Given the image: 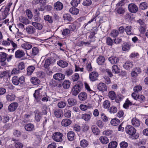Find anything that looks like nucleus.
I'll use <instances>...</instances> for the list:
<instances>
[{"label": "nucleus", "instance_id": "f257e3e1", "mask_svg": "<svg viewBox=\"0 0 148 148\" xmlns=\"http://www.w3.org/2000/svg\"><path fill=\"white\" fill-rule=\"evenodd\" d=\"M13 84L15 85H18L19 84H22L25 82V78L24 76H21L20 77L15 76L12 78Z\"/></svg>", "mask_w": 148, "mask_h": 148}, {"label": "nucleus", "instance_id": "f03ea898", "mask_svg": "<svg viewBox=\"0 0 148 148\" xmlns=\"http://www.w3.org/2000/svg\"><path fill=\"white\" fill-rule=\"evenodd\" d=\"M82 85V84H80L79 85L76 84L74 85L72 89V94L75 96L77 95L81 91Z\"/></svg>", "mask_w": 148, "mask_h": 148}, {"label": "nucleus", "instance_id": "7ed1b4c3", "mask_svg": "<svg viewBox=\"0 0 148 148\" xmlns=\"http://www.w3.org/2000/svg\"><path fill=\"white\" fill-rule=\"evenodd\" d=\"M125 131L129 135L132 136L136 133V130L131 125H127L125 127Z\"/></svg>", "mask_w": 148, "mask_h": 148}, {"label": "nucleus", "instance_id": "20e7f679", "mask_svg": "<svg viewBox=\"0 0 148 148\" xmlns=\"http://www.w3.org/2000/svg\"><path fill=\"white\" fill-rule=\"evenodd\" d=\"M62 136L63 134H62L57 132L53 134L52 138L56 142H61L62 140Z\"/></svg>", "mask_w": 148, "mask_h": 148}, {"label": "nucleus", "instance_id": "39448f33", "mask_svg": "<svg viewBox=\"0 0 148 148\" xmlns=\"http://www.w3.org/2000/svg\"><path fill=\"white\" fill-rule=\"evenodd\" d=\"M99 75L96 71H93L89 74V79L90 81L94 82L97 79Z\"/></svg>", "mask_w": 148, "mask_h": 148}, {"label": "nucleus", "instance_id": "423d86ee", "mask_svg": "<svg viewBox=\"0 0 148 148\" xmlns=\"http://www.w3.org/2000/svg\"><path fill=\"white\" fill-rule=\"evenodd\" d=\"M128 8L129 11L132 13H136L138 10V7L133 3L129 4L128 5Z\"/></svg>", "mask_w": 148, "mask_h": 148}, {"label": "nucleus", "instance_id": "0eeeda50", "mask_svg": "<svg viewBox=\"0 0 148 148\" xmlns=\"http://www.w3.org/2000/svg\"><path fill=\"white\" fill-rule=\"evenodd\" d=\"M81 26L80 23L77 22H75L73 24H71L69 26L70 30L73 31L75 29H77Z\"/></svg>", "mask_w": 148, "mask_h": 148}, {"label": "nucleus", "instance_id": "6e6552de", "mask_svg": "<svg viewBox=\"0 0 148 148\" xmlns=\"http://www.w3.org/2000/svg\"><path fill=\"white\" fill-rule=\"evenodd\" d=\"M17 103L14 102L11 103L8 106V110L10 112H13L15 110L18 106Z\"/></svg>", "mask_w": 148, "mask_h": 148}, {"label": "nucleus", "instance_id": "1a4fd4ad", "mask_svg": "<svg viewBox=\"0 0 148 148\" xmlns=\"http://www.w3.org/2000/svg\"><path fill=\"white\" fill-rule=\"evenodd\" d=\"M27 32L29 34H32L36 32V29L33 26L28 25L26 28Z\"/></svg>", "mask_w": 148, "mask_h": 148}, {"label": "nucleus", "instance_id": "9d476101", "mask_svg": "<svg viewBox=\"0 0 148 148\" xmlns=\"http://www.w3.org/2000/svg\"><path fill=\"white\" fill-rule=\"evenodd\" d=\"M138 22L140 26V30L141 32H144L145 31L146 29V25L145 24L143 20L141 19H140L138 21Z\"/></svg>", "mask_w": 148, "mask_h": 148}, {"label": "nucleus", "instance_id": "9b49d317", "mask_svg": "<svg viewBox=\"0 0 148 148\" xmlns=\"http://www.w3.org/2000/svg\"><path fill=\"white\" fill-rule=\"evenodd\" d=\"M111 64H116L118 63L119 61V59L118 57L115 56H112L110 57L108 59Z\"/></svg>", "mask_w": 148, "mask_h": 148}, {"label": "nucleus", "instance_id": "f8f14e48", "mask_svg": "<svg viewBox=\"0 0 148 148\" xmlns=\"http://www.w3.org/2000/svg\"><path fill=\"white\" fill-rule=\"evenodd\" d=\"M53 78L56 80H61L64 78V75L61 73H57L53 76Z\"/></svg>", "mask_w": 148, "mask_h": 148}, {"label": "nucleus", "instance_id": "ddd939ff", "mask_svg": "<svg viewBox=\"0 0 148 148\" xmlns=\"http://www.w3.org/2000/svg\"><path fill=\"white\" fill-rule=\"evenodd\" d=\"M25 54L24 51L21 50H18L16 51L15 56L16 58H21Z\"/></svg>", "mask_w": 148, "mask_h": 148}, {"label": "nucleus", "instance_id": "4468645a", "mask_svg": "<svg viewBox=\"0 0 148 148\" xmlns=\"http://www.w3.org/2000/svg\"><path fill=\"white\" fill-rule=\"evenodd\" d=\"M132 125L135 127H139L140 125V121L139 120L136 119V118H134L132 119L131 120Z\"/></svg>", "mask_w": 148, "mask_h": 148}, {"label": "nucleus", "instance_id": "2eb2a0df", "mask_svg": "<svg viewBox=\"0 0 148 148\" xmlns=\"http://www.w3.org/2000/svg\"><path fill=\"white\" fill-rule=\"evenodd\" d=\"M21 46L23 49L27 50L30 49L32 47V45L31 44L27 42H25L22 44Z\"/></svg>", "mask_w": 148, "mask_h": 148}, {"label": "nucleus", "instance_id": "dca6fc26", "mask_svg": "<svg viewBox=\"0 0 148 148\" xmlns=\"http://www.w3.org/2000/svg\"><path fill=\"white\" fill-rule=\"evenodd\" d=\"M71 123V120L68 119H63L61 122V125L64 127H67L70 125Z\"/></svg>", "mask_w": 148, "mask_h": 148}, {"label": "nucleus", "instance_id": "f3484780", "mask_svg": "<svg viewBox=\"0 0 148 148\" xmlns=\"http://www.w3.org/2000/svg\"><path fill=\"white\" fill-rule=\"evenodd\" d=\"M54 9L57 10H60L63 8L62 3L59 1H57L54 4Z\"/></svg>", "mask_w": 148, "mask_h": 148}, {"label": "nucleus", "instance_id": "a211bd4d", "mask_svg": "<svg viewBox=\"0 0 148 148\" xmlns=\"http://www.w3.org/2000/svg\"><path fill=\"white\" fill-rule=\"evenodd\" d=\"M97 88L99 91L103 92L106 90L107 87L104 84L101 83L98 85Z\"/></svg>", "mask_w": 148, "mask_h": 148}, {"label": "nucleus", "instance_id": "6ab92c4d", "mask_svg": "<svg viewBox=\"0 0 148 148\" xmlns=\"http://www.w3.org/2000/svg\"><path fill=\"white\" fill-rule=\"evenodd\" d=\"M92 116L91 113H85L83 114L82 116V118L86 121H89Z\"/></svg>", "mask_w": 148, "mask_h": 148}, {"label": "nucleus", "instance_id": "aec40b11", "mask_svg": "<svg viewBox=\"0 0 148 148\" xmlns=\"http://www.w3.org/2000/svg\"><path fill=\"white\" fill-rule=\"evenodd\" d=\"M57 64L61 67L64 68L67 66L68 63L65 61L61 60L57 62Z\"/></svg>", "mask_w": 148, "mask_h": 148}, {"label": "nucleus", "instance_id": "412c9836", "mask_svg": "<svg viewBox=\"0 0 148 148\" xmlns=\"http://www.w3.org/2000/svg\"><path fill=\"white\" fill-rule=\"evenodd\" d=\"M87 95L85 92H81L78 95L79 99L81 101L85 100L87 98Z\"/></svg>", "mask_w": 148, "mask_h": 148}, {"label": "nucleus", "instance_id": "4be33fe9", "mask_svg": "<svg viewBox=\"0 0 148 148\" xmlns=\"http://www.w3.org/2000/svg\"><path fill=\"white\" fill-rule=\"evenodd\" d=\"M42 89V88H41L35 90V93L34 94V96L35 98V99L37 100H39L41 98V96L40 95V91Z\"/></svg>", "mask_w": 148, "mask_h": 148}, {"label": "nucleus", "instance_id": "5701e85b", "mask_svg": "<svg viewBox=\"0 0 148 148\" xmlns=\"http://www.w3.org/2000/svg\"><path fill=\"white\" fill-rule=\"evenodd\" d=\"M75 134L73 131H69L67 134V136L68 140L70 141H73L74 138Z\"/></svg>", "mask_w": 148, "mask_h": 148}, {"label": "nucleus", "instance_id": "b1692460", "mask_svg": "<svg viewBox=\"0 0 148 148\" xmlns=\"http://www.w3.org/2000/svg\"><path fill=\"white\" fill-rule=\"evenodd\" d=\"M131 45L130 44L125 42L122 46V50L124 51H128L130 49Z\"/></svg>", "mask_w": 148, "mask_h": 148}, {"label": "nucleus", "instance_id": "393cba45", "mask_svg": "<svg viewBox=\"0 0 148 148\" xmlns=\"http://www.w3.org/2000/svg\"><path fill=\"white\" fill-rule=\"evenodd\" d=\"M20 21L25 25H27L29 23L30 21L26 18L23 16H20L19 18Z\"/></svg>", "mask_w": 148, "mask_h": 148}, {"label": "nucleus", "instance_id": "a878e982", "mask_svg": "<svg viewBox=\"0 0 148 148\" xmlns=\"http://www.w3.org/2000/svg\"><path fill=\"white\" fill-rule=\"evenodd\" d=\"M133 66L132 62L130 61H127L123 65V67L126 69H129Z\"/></svg>", "mask_w": 148, "mask_h": 148}, {"label": "nucleus", "instance_id": "bb28decb", "mask_svg": "<svg viewBox=\"0 0 148 148\" xmlns=\"http://www.w3.org/2000/svg\"><path fill=\"white\" fill-rule=\"evenodd\" d=\"M99 140L100 142L104 144H106L109 142V139L106 136H101L100 137Z\"/></svg>", "mask_w": 148, "mask_h": 148}, {"label": "nucleus", "instance_id": "cd10ccee", "mask_svg": "<svg viewBox=\"0 0 148 148\" xmlns=\"http://www.w3.org/2000/svg\"><path fill=\"white\" fill-rule=\"evenodd\" d=\"M10 76L8 72L4 71L2 72L0 75V77L1 78H3L4 80L5 81V78H6L7 80L8 79H9Z\"/></svg>", "mask_w": 148, "mask_h": 148}, {"label": "nucleus", "instance_id": "c85d7f7f", "mask_svg": "<svg viewBox=\"0 0 148 148\" xmlns=\"http://www.w3.org/2000/svg\"><path fill=\"white\" fill-rule=\"evenodd\" d=\"M25 129L27 131H32L34 129V126L32 124L29 123L26 124L25 125Z\"/></svg>", "mask_w": 148, "mask_h": 148}, {"label": "nucleus", "instance_id": "c756f323", "mask_svg": "<svg viewBox=\"0 0 148 148\" xmlns=\"http://www.w3.org/2000/svg\"><path fill=\"white\" fill-rule=\"evenodd\" d=\"M134 105L133 103L130 101L128 99H127L125 101V103L123 105V107L125 108H127L130 106Z\"/></svg>", "mask_w": 148, "mask_h": 148}, {"label": "nucleus", "instance_id": "7c9ffc66", "mask_svg": "<svg viewBox=\"0 0 148 148\" xmlns=\"http://www.w3.org/2000/svg\"><path fill=\"white\" fill-rule=\"evenodd\" d=\"M39 2L41 5L40 9L39 10L41 11H43L45 9L44 5L47 3V0H39Z\"/></svg>", "mask_w": 148, "mask_h": 148}, {"label": "nucleus", "instance_id": "2f4dec72", "mask_svg": "<svg viewBox=\"0 0 148 148\" xmlns=\"http://www.w3.org/2000/svg\"><path fill=\"white\" fill-rule=\"evenodd\" d=\"M32 24L36 29L38 30H41L43 27V26L41 24L37 22H32Z\"/></svg>", "mask_w": 148, "mask_h": 148}, {"label": "nucleus", "instance_id": "473e14b6", "mask_svg": "<svg viewBox=\"0 0 148 148\" xmlns=\"http://www.w3.org/2000/svg\"><path fill=\"white\" fill-rule=\"evenodd\" d=\"M126 32L128 35L132 34L133 33L132 27L130 26H128L126 27L125 29Z\"/></svg>", "mask_w": 148, "mask_h": 148}, {"label": "nucleus", "instance_id": "72a5a7b5", "mask_svg": "<svg viewBox=\"0 0 148 148\" xmlns=\"http://www.w3.org/2000/svg\"><path fill=\"white\" fill-rule=\"evenodd\" d=\"M84 85L85 88L90 93L92 94V95H94L95 94V92L92 90L90 88V87L88 84L86 83H85Z\"/></svg>", "mask_w": 148, "mask_h": 148}, {"label": "nucleus", "instance_id": "f704fd0d", "mask_svg": "<svg viewBox=\"0 0 148 148\" xmlns=\"http://www.w3.org/2000/svg\"><path fill=\"white\" fill-rule=\"evenodd\" d=\"M105 61V58L102 56H99L97 59V62L99 65L103 64Z\"/></svg>", "mask_w": 148, "mask_h": 148}, {"label": "nucleus", "instance_id": "c9c22d12", "mask_svg": "<svg viewBox=\"0 0 148 148\" xmlns=\"http://www.w3.org/2000/svg\"><path fill=\"white\" fill-rule=\"evenodd\" d=\"M6 99L8 101H11L14 100L15 96L14 94H8L6 96Z\"/></svg>", "mask_w": 148, "mask_h": 148}, {"label": "nucleus", "instance_id": "e433bc0d", "mask_svg": "<svg viewBox=\"0 0 148 148\" xmlns=\"http://www.w3.org/2000/svg\"><path fill=\"white\" fill-rule=\"evenodd\" d=\"M69 11L72 14L77 15L79 12V10L78 9L75 8H72L70 9Z\"/></svg>", "mask_w": 148, "mask_h": 148}, {"label": "nucleus", "instance_id": "4c0bfd02", "mask_svg": "<svg viewBox=\"0 0 148 148\" xmlns=\"http://www.w3.org/2000/svg\"><path fill=\"white\" fill-rule=\"evenodd\" d=\"M70 82L67 80H65L63 82L62 85L64 88L66 89L69 88L70 86Z\"/></svg>", "mask_w": 148, "mask_h": 148}, {"label": "nucleus", "instance_id": "58836bf2", "mask_svg": "<svg viewBox=\"0 0 148 148\" xmlns=\"http://www.w3.org/2000/svg\"><path fill=\"white\" fill-rule=\"evenodd\" d=\"M31 82L34 85H37L39 84L40 81L38 78L35 77H32L31 79Z\"/></svg>", "mask_w": 148, "mask_h": 148}, {"label": "nucleus", "instance_id": "ea45409f", "mask_svg": "<svg viewBox=\"0 0 148 148\" xmlns=\"http://www.w3.org/2000/svg\"><path fill=\"white\" fill-rule=\"evenodd\" d=\"M68 104L71 106H74L77 103L76 100L73 98H70L67 100Z\"/></svg>", "mask_w": 148, "mask_h": 148}, {"label": "nucleus", "instance_id": "a19ab883", "mask_svg": "<svg viewBox=\"0 0 148 148\" xmlns=\"http://www.w3.org/2000/svg\"><path fill=\"white\" fill-rule=\"evenodd\" d=\"M70 33V30L69 29L66 28L63 30L62 34L64 37L68 36Z\"/></svg>", "mask_w": 148, "mask_h": 148}, {"label": "nucleus", "instance_id": "79ce46f5", "mask_svg": "<svg viewBox=\"0 0 148 148\" xmlns=\"http://www.w3.org/2000/svg\"><path fill=\"white\" fill-rule=\"evenodd\" d=\"M7 56V54L5 53H1L0 54V58L1 61L2 62H4L6 59V58Z\"/></svg>", "mask_w": 148, "mask_h": 148}, {"label": "nucleus", "instance_id": "37998d69", "mask_svg": "<svg viewBox=\"0 0 148 148\" xmlns=\"http://www.w3.org/2000/svg\"><path fill=\"white\" fill-rule=\"evenodd\" d=\"M120 121L119 120L117 119H112L111 121V124L114 126H117L119 123Z\"/></svg>", "mask_w": 148, "mask_h": 148}, {"label": "nucleus", "instance_id": "c03bdc74", "mask_svg": "<svg viewBox=\"0 0 148 148\" xmlns=\"http://www.w3.org/2000/svg\"><path fill=\"white\" fill-rule=\"evenodd\" d=\"M54 115L56 117L59 118L62 116V113L61 110H56L54 112Z\"/></svg>", "mask_w": 148, "mask_h": 148}, {"label": "nucleus", "instance_id": "a18cd8bd", "mask_svg": "<svg viewBox=\"0 0 148 148\" xmlns=\"http://www.w3.org/2000/svg\"><path fill=\"white\" fill-rule=\"evenodd\" d=\"M117 143L116 141H113L110 142L108 145V148H116Z\"/></svg>", "mask_w": 148, "mask_h": 148}, {"label": "nucleus", "instance_id": "49530a36", "mask_svg": "<svg viewBox=\"0 0 148 148\" xmlns=\"http://www.w3.org/2000/svg\"><path fill=\"white\" fill-rule=\"evenodd\" d=\"M112 71L115 73H118L120 72V69L117 65H114L112 67Z\"/></svg>", "mask_w": 148, "mask_h": 148}, {"label": "nucleus", "instance_id": "de8ad7c7", "mask_svg": "<svg viewBox=\"0 0 148 148\" xmlns=\"http://www.w3.org/2000/svg\"><path fill=\"white\" fill-rule=\"evenodd\" d=\"M92 132L95 135H98L99 132V130L97 127L95 125H93L92 127Z\"/></svg>", "mask_w": 148, "mask_h": 148}, {"label": "nucleus", "instance_id": "09e8293b", "mask_svg": "<svg viewBox=\"0 0 148 148\" xmlns=\"http://www.w3.org/2000/svg\"><path fill=\"white\" fill-rule=\"evenodd\" d=\"M80 144L82 147L85 148L86 147L88 146V143L86 140L84 139L81 141L80 142Z\"/></svg>", "mask_w": 148, "mask_h": 148}, {"label": "nucleus", "instance_id": "8fccbe9b", "mask_svg": "<svg viewBox=\"0 0 148 148\" xmlns=\"http://www.w3.org/2000/svg\"><path fill=\"white\" fill-rule=\"evenodd\" d=\"M66 103L63 101L59 102L58 103V106L60 108H64L66 106Z\"/></svg>", "mask_w": 148, "mask_h": 148}, {"label": "nucleus", "instance_id": "3c124183", "mask_svg": "<svg viewBox=\"0 0 148 148\" xmlns=\"http://www.w3.org/2000/svg\"><path fill=\"white\" fill-rule=\"evenodd\" d=\"M116 94L113 91H110L108 93V96L109 98L112 100L115 99L116 97Z\"/></svg>", "mask_w": 148, "mask_h": 148}, {"label": "nucleus", "instance_id": "603ef678", "mask_svg": "<svg viewBox=\"0 0 148 148\" xmlns=\"http://www.w3.org/2000/svg\"><path fill=\"white\" fill-rule=\"evenodd\" d=\"M26 15L29 19L32 18L33 17L32 13L31 11L29 9H27L25 10Z\"/></svg>", "mask_w": 148, "mask_h": 148}, {"label": "nucleus", "instance_id": "864d4df0", "mask_svg": "<svg viewBox=\"0 0 148 148\" xmlns=\"http://www.w3.org/2000/svg\"><path fill=\"white\" fill-rule=\"evenodd\" d=\"M6 82L4 85L5 86H7V87L10 89H13L14 88V86L12 85L9 82V79H8L6 81Z\"/></svg>", "mask_w": 148, "mask_h": 148}, {"label": "nucleus", "instance_id": "5fc2aeb1", "mask_svg": "<svg viewBox=\"0 0 148 148\" xmlns=\"http://www.w3.org/2000/svg\"><path fill=\"white\" fill-rule=\"evenodd\" d=\"M35 67L34 66H31L29 67L27 69V73L29 75H31L35 69Z\"/></svg>", "mask_w": 148, "mask_h": 148}, {"label": "nucleus", "instance_id": "6e6d98bb", "mask_svg": "<svg viewBox=\"0 0 148 148\" xmlns=\"http://www.w3.org/2000/svg\"><path fill=\"white\" fill-rule=\"evenodd\" d=\"M139 8L141 10H145L147 8V4L145 2L141 3L140 5Z\"/></svg>", "mask_w": 148, "mask_h": 148}, {"label": "nucleus", "instance_id": "4d7b16f0", "mask_svg": "<svg viewBox=\"0 0 148 148\" xmlns=\"http://www.w3.org/2000/svg\"><path fill=\"white\" fill-rule=\"evenodd\" d=\"M44 18L45 20L48 21L50 23H52L53 21V20L52 19L51 17L49 15L45 16Z\"/></svg>", "mask_w": 148, "mask_h": 148}, {"label": "nucleus", "instance_id": "13d9d810", "mask_svg": "<svg viewBox=\"0 0 148 148\" xmlns=\"http://www.w3.org/2000/svg\"><path fill=\"white\" fill-rule=\"evenodd\" d=\"M123 97L121 94H119L117 95V97H115V101L116 103H119L123 99Z\"/></svg>", "mask_w": 148, "mask_h": 148}, {"label": "nucleus", "instance_id": "bf43d9fd", "mask_svg": "<svg viewBox=\"0 0 148 148\" xmlns=\"http://www.w3.org/2000/svg\"><path fill=\"white\" fill-rule=\"evenodd\" d=\"M80 2V0H72L71 2V4L73 6H77Z\"/></svg>", "mask_w": 148, "mask_h": 148}, {"label": "nucleus", "instance_id": "052dcab7", "mask_svg": "<svg viewBox=\"0 0 148 148\" xmlns=\"http://www.w3.org/2000/svg\"><path fill=\"white\" fill-rule=\"evenodd\" d=\"M38 52V48L36 47H34L32 49L31 54L32 56H35L37 55Z\"/></svg>", "mask_w": 148, "mask_h": 148}, {"label": "nucleus", "instance_id": "680f3d73", "mask_svg": "<svg viewBox=\"0 0 148 148\" xmlns=\"http://www.w3.org/2000/svg\"><path fill=\"white\" fill-rule=\"evenodd\" d=\"M79 78V74L77 73H75L72 76V79L74 82L77 81Z\"/></svg>", "mask_w": 148, "mask_h": 148}, {"label": "nucleus", "instance_id": "e2e57ef3", "mask_svg": "<svg viewBox=\"0 0 148 148\" xmlns=\"http://www.w3.org/2000/svg\"><path fill=\"white\" fill-rule=\"evenodd\" d=\"M109 111L111 113L114 114L117 111V109L115 106H112L109 109Z\"/></svg>", "mask_w": 148, "mask_h": 148}, {"label": "nucleus", "instance_id": "0e129e2a", "mask_svg": "<svg viewBox=\"0 0 148 148\" xmlns=\"http://www.w3.org/2000/svg\"><path fill=\"white\" fill-rule=\"evenodd\" d=\"M110 105V102L108 100L104 101L103 103V107L105 108H109Z\"/></svg>", "mask_w": 148, "mask_h": 148}, {"label": "nucleus", "instance_id": "69168bd1", "mask_svg": "<svg viewBox=\"0 0 148 148\" xmlns=\"http://www.w3.org/2000/svg\"><path fill=\"white\" fill-rule=\"evenodd\" d=\"M138 75L135 71H134L133 69L131 73V77L132 79H135L137 78L138 76Z\"/></svg>", "mask_w": 148, "mask_h": 148}, {"label": "nucleus", "instance_id": "338daca9", "mask_svg": "<svg viewBox=\"0 0 148 148\" xmlns=\"http://www.w3.org/2000/svg\"><path fill=\"white\" fill-rule=\"evenodd\" d=\"M113 42V40L110 37L106 38V43L108 45L112 46Z\"/></svg>", "mask_w": 148, "mask_h": 148}, {"label": "nucleus", "instance_id": "774afa93", "mask_svg": "<svg viewBox=\"0 0 148 148\" xmlns=\"http://www.w3.org/2000/svg\"><path fill=\"white\" fill-rule=\"evenodd\" d=\"M128 145V143L125 141H122L120 143L121 148H127Z\"/></svg>", "mask_w": 148, "mask_h": 148}]
</instances>
